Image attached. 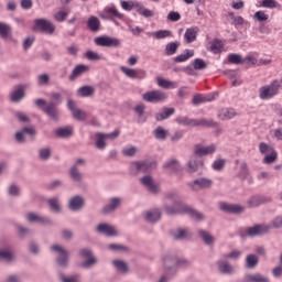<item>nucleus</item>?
<instances>
[{
  "label": "nucleus",
  "mask_w": 282,
  "mask_h": 282,
  "mask_svg": "<svg viewBox=\"0 0 282 282\" xmlns=\"http://www.w3.org/2000/svg\"><path fill=\"white\" fill-rule=\"evenodd\" d=\"M156 83L159 87H162V89H175L177 87L175 86V83L162 77H158Z\"/></svg>",
  "instance_id": "79ce46f5"
},
{
  "label": "nucleus",
  "mask_w": 282,
  "mask_h": 282,
  "mask_svg": "<svg viewBox=\"0 0 282 282\" xmlns=\"http://www.w3.org/2000/svg\"><path fill=\"white\" fill-rule=\"evenodd\" d=\"M89 72V66L85 64H78L74 67L72 74L69 75V80H76L79 76H83V74H87Z\"/></svg>",
  "instance_id": "393cba45"
},
{
  "label": "nucleus",
  "mask_w": 282,
  "mask_h": 282,
  "mask_svg": "<svg viewBox=\"0 0 282 282\" xmlns=\"http://www.w3.org/2000/svg\"><path fill=\"white\" fill-rule=\"evenodd\" d=\"M164 199L172 203L171 205H164L166 215L173 217L175 215H184L188 210V205L182 202V196L177 192H169L165 194Z\"/></svg>",
  "instance_id": "f257e3e1"
},
{
  "label": "nucleus",
  "mask_w": 282,
  "mask_h": 282,
  "mask_svg": "<svg viewBox=\"0 0 282 282\" xmlns=\"http://www.w3.org/2000/svg\"><path fill=\"white\" fill-rule=\"evenodd\" d=\"M132 166L137 169L138 173H149V171L158 166V162L155 161L134 162L132 163Z\"/></svg>",
  "instance_id": "dca6fc26"
},
{
  "label": "nucleus",
  "mask_w": 282,
  "mask_h": 282,
  "mask_svg": "<svg viewBox=\"0 0 282 282\" xmlns=\"http://www.w3.org/2000/svg\"><path fill=\"white\" fill-rule=\"evenodd\" d=\"M220 210L228 213L229 215H241L246 208L241 205H231L228 203L220 204Z\"/></svg>",
  "instance_id": "6ab92c4d"
},
{
  "label": "nucleus",
  "mask_w": 282,
  "mask_h": 282,
  "mask_svg": "<svg viewBox=\"0 0 282 282\" xmlns=\"http://www.w3.org/2000/svg\"><path fill=\"white\" fill-rule=\"evenodd\" d=\"M187 186L194 192L206 191L208 188H212L213 180L206 178V177H200V178H197V180H194V181L187 183Z\"/></svg>",
  "instance_id": "6e6552de"
},
{
  "label": "nucleus",
  "mask_w": 282,
  "mask_h": 282,
  "mask_svg": "<svg viewBox=\"0 0 282 282\" xmlns=\"http://www.w3.org/2000/svg\"><path fill=\"white\" fill-rule=\"evenodd\" d=\"M259 151L264 155V153H272V151H274V148L268 145V143L261 142L259 144Z\"/></svg>",
  "instance_id": "e2e57ef3"
},
{
  "label": "nucleus",
  "mask_w": 282,
  "mask_h": 282,
  "mask_svg": "<svg viewBox=\"0 0 282 282\" xmlns=\"http://www.w3.org/2000/svg\"><path fill=\"white\" fill-rule=\"evenodd\" d=\"M163 169L172 171V173H177L181 169L180 161L172 159L164 163Z\"/></svg>",
  "instance_id": "58836bf2"
},
{
  "label": "nucleus",
  "mask_w": 282,
  "mask_h": 282,
  "mask_svg": "<svg viewBox=\"0 0 282 282\" xmlns=\"http://www.w3.org/2000/svg\"><path fill=\"white\" fill-rule=\"evenodd\" d=\"M87 28L90 30V32H99L100 31V20L95 15L88 18Z\"/></svg>",
  "instance_id": "e433bc0d"
},
{
  "label": "nucleus",
  "mask_w": 282,
  "mask_h": 282,
  "mask_svg": "<svg viewBox=\"0 0 282 282\" xmlns=\"http://www.w3.org/2000/svg\"><path fill=\"white\" fill-rule=\"evenodd\" d=\"M177 50H180V42H170L165 45L166 56H173L174 54H177Z\"/></svg>",
  "instance_id": "ea45409f"
},
{
  "label": "nucleus",
  "mask_w": 282,
  "mask_h": 282,
  "mask_svg": "<svg viewBox=\"0 0 282 282\" xmlns=\"http://www.w3.org/2000/svg\"><path fill=\"white\" fill-rule=\"evenodd\" d=\"M175 122L181 124L182 127H195V119H191L188 117H177Z\"/></svg>",
  "instance_id": "de8ad7c7"
},
{
  "label": "nucleus",
  "mask_w": 282,
  "mask_h": 282,
  "mask_svg": "<svg viewBox=\"0 0 282 282\" xmlns=\"http://www.w3.org/2000/svg\"><path fill=\"white\" fill-rule=\"evenodd\" d=\"M279 160V153L276 151L272 150L271 154H267L263 159L264 164H274V161Z\"/></svg>",
  "instance_id": "4d7b16f0"
},
{
  "label": "nucleus",
  "mask_w": 282,
  "mask_h": 282,
  "mask_svg": "<svg viewBox=\"0 0 282 282\" xmlns=\"http://www.w3.org/2000/svg\"><path fill=\"white\" fill-rule=\"evenodd\" d=\"M122 74H124L128 78H140V75L138 74V70H135L134 68H129L127 66H121L120 67Z\"/></svg>",
  "instance_id": "49530a36"
},
{
  "label": "nucleus",
  "mask_w": 282,
  "mask_h": 282,
  "mask_svg": "<svg viewBox=\"0 0 282 282\" xmlns=\"http://www.w3.org/2000/svg\"><path fill=\"white\" fill-rule=\"evenodd\" d=\"M203 166H204V160H202V159H199V156L193 154L189 158V161L186 166V171H187V173H197V171H199V169H202Z\"/></svg>",
  "instance_id": "4468645a"
},
{
  "label": "nucleus",
  "mask_w": 282,
  "mask_h": 282,
  "mask_svg": "<svg viewBox=\"0 0 282 282\" xmlns=\"http://www.w3.org/2000/svg\"><path fill=\"white\" fill-rule=\"evenodd\" d=\"M215 151H217V148L215 147V144H210L207 147H203L202 144H196L194 147V155H196V158H204L205 155H212V153H215Z\"/></svg>",
  "instance_id": "ddd939ff"
},
{
  "label": "nucleus",
  "mask_w": 282,
  "mask_h": 282,
  "mask_svg": "<svg viewBox=\"0 0 282 282\" xmlns=\"http://www.w3.org/2000/svg\"><path fill=\"white\" fill-rule=\"evenodd\" d=\"M247 282H270V278L261 273L245 275Z\"/></svg>",
  "instance_id": "f704fd0d"
},
{
  "label": "nucleus",
  "mask_w": 282,
  "mask_h": 282,
  "mask_svg": "<svg viewBox=\"0 0 282 282\" xmlns=\"http://www.w3.org/2000/svg\"><path fill=\"white\" fill-rule=\"evenodd\" d=\"M248 175H250V170L248 169V163L242 162L240 165V171L238 173L239 180H248Z\"/></svg>",
  "instance_id": "864d4df0"
},
{
  "label": "nucleus",
  "mask_w": 282,
  "mask_h": 282,
  "mask_svg": "<svg viewBox=\"0 0 282 282\" xmlns=\"http://www.w3.org/2000/svg\"><path fill=\"white\" fill-rule=\"evenodd\" d=\"M96 45L99 47H120L121 43L116 37H110L107 35H101L95 39Z\"/></svg>",
  "instance_id": "9b49d317"
},
{
  "label": "nucleus",
  "mask_w": 282,
  "mask_h": 282,
  "mask_svg": "<svg viewBox=\"0 0 282 282\" xmlns=\"http://www.w3.org/2000/svg\"><path fill=\"white\" fill-rule=\"evenodd\" d=\"M35 105L39 109H41L50 120L53 122H58L61 120V111L58 110V104L54 101L47 102V100L40 98L35 99Z\"/></svg>",
  "instance_id": "f03ea898"
},
{
  "label": "nucleus",
  "mask_w": 282,
  "mask_h": 282,
  "mask_svg": "<svg viewBox=\"0 0 282 282\" xmlns=\"http://www.w3.org/2000/svg\"><path fill=\"white\" fill-rule=\"evenodd\" d=\"M97 232H100L101 235H106V237H117L118 231L112 226H109L107 224H99L97 226Z\"/></svg>",
  "instance_id": "b1692460"
},
{
  "label": "nucleus",
  "mask_w": 282,
  "mask_h": 282,
  "mask_svg": "<svg viewBox=\"0 0 282 282\" xmlns=\"http://www.w3.org/2000/svg\"><path fill=\"white\" fill-rule=\"evenodd\" d=\"M217 268L220 274H234L235 273V267L230 264V262L226 260H218L217 261Z\"/></svg>",
  "instance_id": "5701e85b"
},
{
  "label": "nucleus",
  "mask_w": 282,
  "mask_h": 282,
  "mask_svg": "<svg viewBox=\"0 0 282 282\" xmlns=\"http://www.w3.org/2000/svg\"><path fill=\"white\" fill-rule=\"evenodd\" d=\"M248 270H254L259 265V257L254 253H249L245 260Z\"/></svg>",
  "instance_id": "cd10ccee"
},
{
  "label": "nucleus",
  "mask_w": 282,
  "mask_h": 282,
  "mask_svg": "<svg viewBox=\"0 0 282 282\" xmlns=\"http://www.w3.org/2000/svg\"><path fill=\"white\" fill-rule=\"evenodd\" d=\"M28 88V85L20 84L15 86L14 90L10 94V100L11 102H21L23 98H25V89Z\"/></svg>",
  "instance_id": "2eb2a0df"
},
{
  "label": "nucleus",
  "mask_w": 282,
  "mask_h": 282,
  "mask_svg": "<svg viewBox=\"0 0 282 282\" xmlns=\"http://www.w3.org/2000/svg\"><path fill=\"white\" fill-rule=\"evenodd\" d=\"M228 63H230L231 65H242L243 57H241L240 54L231 53L228 55Z\"/></svg>",
  "instance_id": "6e6d98bb"
},
{
  "label": "nucleus",
  "mask_w": 282,
  "mask_h": 282,
  "mask_svg": "<svg viewBox=\"0 0 282 282\" xmlns=\"http://www.w3.org/2000/svg\"><path fill=\"white\" fill-rule=\"evenodd\" d=\"M140 182L150 193L158 195L160 193V187L153 183V177L151 175H145L140 178Z\"/></svg>",
  "instance_id": "aec40b11"
},
{
  "label": "nucleus",
  "mask_w": 282,
  "mask_h": 282,
  "mask_svg": "<svg viewBox=\"0 0 282 282\" xmlns=\"http://www.w3.org/2000/svg\"><path fill=\"white\" fill-rule=\"evenodd\" d=\"M195 127H206L215 129V127H219V123L213 119H195Z\"/></svg>",
  "instance_id": "c756f323"
},
{
  "label": "nucleus",
  "mask_w": 282,
  "mask_h": 282,
  "mask_svg": "<svg viewBox=\"0 0 282 282\" xmlns=\"http://www.w3.org/2000/svg\"><path fill=\"white\" fill-rule=\"evenodd\" d=\"M221 50H224V42L218 39L214 40L210 45V51L214 54H221Z\"/></svg>",
  "instance_id": "3c124183"
},
{
  "label": "nucleus",
  "mask_w": 282,
  "mask_h": 282,
  "mask_svg": "<svg viewBox=\"0 0 282 282\" xmlns=\"http://www.w3.org/2000/svg\"><path fill=\"white\" fill-rule=\"evenodd\" d=\"M57 138H72L74 135V130L72 128H59L55 131Z\"/></svg>",
  "instance_id": "a18cd8bd"
},
{
  "label": "nucleus",
  "mask_w": 282,
  "mask_h": 282,
  "mask_svg": "<svg viewBox=\"0 0 282 282\" xmlns=\"http://www.w3.org/2000/svg\"><path fill=\"white\" fill-rule=\"evenodd\" d=\"M235 116H237V112H235V109L232 108H223L218 112V118H220V120H230L235 118Z\"/></svg>",
  "instance_id": "c9c22d12"
},
{
  "label": "nucleus",
  "mask_w": 282,
  "mask_h": 282,
  "mask_svg": "<svg viewBox=\"0 0 282 282\" xmlns=\"http://www.w3.org/2000/svg\"><path fill=\"white\" fill-rule=\"evenodd\" d=\"M280 89H281V82H279V79L272 80L270 85L262 86L260 88L261 100H270V98H274V96H279Z\"/></svg>",
  "instance_id": "7ed1b4c3"
},
{
  "label": "nucleus",
  "mask_w": 282,
  "mask_h": 282,
  "mask_svg": "<svg viewBox=\"0 0 282 282\" xmlns=\"http://www.w3.org/2000/svg\"><path fill=\"white\" fill-rule=\"evenodd\" d=\"M197 34H199V28L197 26L188 28L184 34L185 42L187 44L194 43V41H197Z\"/></svg>",
  "instance_id": "a878e982"
},
{
  "label": "nucleus",
  "mask_w": 282,
  "mask_h": 282,
  "mask_svg": "<svg viewBox=\"0 0 282 282\" xmlns=\"http://www.w3.org/2000/svg\"><path fill=\"white\" fill-rule=\"evenodd\" d=\"M122 204V199L118 197H112L110 199V204L106 205L101 213L102 215H109L111 213H115L117 208H120V205Z\"/></svg>",
  "instance_id": "412c9836"
},
{
  "label": "nucleus",
  "mask_w": 282,
  "mask_h": 282,
  "mask_svg": "<svg viewBox=\"0 0 282 282\" xmlns=\"http://www.w3.org/2000/svg\"><path fill=\"white\" fill-rule=\"evenodd\" d=\"M180 19H182V15L180 14V12L177 11H171L169 14H167V20L169 21H180Z\"/></svg>",
  "instance_id": "338daca9"
},
{
  "label": "nucleus",
  "mask_w": 282,
  "mask_h": 282,
  "mask_svg": "<svg viewBox=\"0 0 282 282\" xmlns=\"http://www.w3.org/2000/svg\"><path fill=\"white\" fill-rule=\"evenodd\" d=\"M253 19H257V21H268L269 17L265 14L264 11H258L254 13Z\"/></svg>",
  "instance_id": "69168bd1"
},
{
  "label": "nucleus",
  "mask_w": 282,
  "mask_h": 282,
  "mask_svg": "<svg viewBox=\"0 0 282 282\" xmlns=\"http://www.w3.org/2000/svg\"><path fill=\"white\" fill-rule=\"evenodd\" d=\"M105 10L107 14H112L116 19H124V14L120 13L116 7H107Z\"/></svg>",
  "instance_id": "bf43d9fd"
},
{
  "label": "nucleus",
  "mask_w": 282,
  "mask_h": 282,
  "mask_svg": "<svg viewBox=\"0 0 282 282\" xmlns=\"http://www.w3.org/2000/svg\"><path fill=\"white\" fill-rule=\"evenodd\" d=\"M270 202H272L270 197L254 195L247 200V204L249 208H257L263 204H270Z\"/></svg>",
  "instance_id": "a211bd4d"
},
{
  "label": "nucleus",
  "mask_w": 282,
  "mask_h": 282,
  "mask_svg": "<svg viewBox=\"0 0 282 282\" xmlns=\"http://www.w3.org/2000/svg\"><path fill=\"white\" fill-rule=\"evenodd\" d=\"M96 89L94 86H82L77 89V96H80L82 98H89L95 94Z\"/></svg>",
  "instance_id": "c85d7f7f"
},
{
  "label": "nucleus",
  "mask_w": 282,
  "mask_h": 282,
  "mask_svg": "<svg viewBox=\"0 0 282 282\" xmlns=\"http://www.w3.org/2000/svg\"><path fill=\"white\" fill-rule=\"evenodd\" d=\"M170 235L175 241H184V239H186V236L188 235V231L186 229L177 228L171 230Z\"/></svg>",
  "instance_id": "7c9ffc66"
},
{
  "label": "nucleus",
  "mask_w": 282,
  "mask_h": 282,
  "mask_svg": "<svg viewBox=\"0 0 282 282\" xmlns=\"http://www.w3.org/2000/svg\"><path fill=\"white\" fill-rule=\"evenodd\" d=\"M154 138L156 140H166V138H169V131H166L164 128H162V126H159L155 128L154 130Z\"/></svg>",
  "instance_id": "c03bdc74"
},
{
  "label": "nucleus",
  "mask_w": 282,
  "mask_h": 282,
  "mask_svg": "<svg viewBox=\"0 0 282 282\" xmlns=\"http://www.w3.org/2000/svg\"><path fill=\"white\" fill-rule=\"evenodd\" d=\"M112 265L120 272L121 274H129V264L123 260H113Z\"/></svg>",
  "instance_id": "4c0bfd02"
},
{
  "label": "nucleus",
  "mask_w": 282,
  "mask_h": 282,
  "mask_svg": "<svg viewBox=\"0 0 282 282\" xmlns=\"http://www.w3.org/2000/svg\"><path fill=\"white\" fill-rule=\"evenodd\" d=\"M178 263L180 257L177 256H165L163 258V268L169 274H177Z\"/></svg>",
  "instance_id": "423d86ee"
},
{
  "label": "nucleus",
  "mask_w": 282,
  "mask_h": 282,
  "mask_svg": "<svg viewBox=\"0 0 282 282\" xmlns=\"http://www.w3.org/2000/svg\"><path fill=\"white\" fill-rule=\"evenodd\" d=\"M0 37L3 41L12 40V26L6 22H0Z\"/></svg>",
  "instance_id": "bb28decb"
},
{
  "label": "nucleus",
  "mask_w": 282,
  "mask_h": 282,
  "mask_svg": "<svg viewBox=\"0 0 282 282\" xmlns=\"http://www.w3.org/2000/svg\"><path fill=\"white\" fill-rule=\"evenodd\" d=\"M193 67L194 69H206L208 67V64L202 58H195L193 61Z\"/></svg>",
  "instance_id": "052dcab7"
},
{
  "label": "nucleus",
  "mask_w": 282,
  "mask_h": 282,
  "mask_svg": "<svg viewBox=\"0 0 282 282\" xmlns=\"http://www.w3.org/2000/svg\"><path fill=\"white\" fill-rule=\"evenodd\" d=\"M26 219L31 224H34L35 221H37L42 226H52V224H53L52 219L50 217L39 216V215L34 214V213L28 214Z\"/></svg>",
  "instance_id": "4be33fe9"
},
{
  "label": "nucleus",
  "mask_w": 282,
  "mask_h": 282,
  "mask_svg": "<svg viewBox=\"0 0 282 282\" xmlns=\"http://www.w3.org/2000/svg\"><path fill=\"white\" fill-rule=\"evenodd\" d=\"M145 219L150 224H155V221H160V219H162V212H160V209H153L151 212H148L145 215Z\"/></svg>",
  "instance_id": "72a5a7b5"
},
{
  "label": "nucleus",
  "mask_w": 282,
  "mask_h": 282,
  "mask_svg": "<svg viewBox=\"0 0 282 282\" xmlns=\"http://www.w3.org/2000/svg\"><path fill=\"white\" fill-rule=\"evenodd\" d=\"M192 56H195V51L185 50L184 54H181L174 58V63H184L185 61H188V58H192Z\"/></svg>",
  "instance_id": "37998d69"
},
{
  "label": "nucleus",
  "mask_w": 282,
  "mask_h": 282,
  "mask_svg": "<svg viewBox=\"0 0 282 282\" xmlns=\"http://www.w3.org/2000/svg\"><path fill=\"white\" fill-rule=\"evenodd\" d=\"M34 30H39V32H44L45 34H52L55 32L56 26L50 20L37 19L35 20Z\"/></svg>",
  "instance_id": "f8f14e48"
},
{
  "label": "nucleus",
  "mask_w": 282,
  "mask_h": 282,
  "mask_svg": "<svg viewBox=\"0 0 282 282\" xmlns=\"http://www.w3.org/2000/svg\"><path fill=\"white\" fill-rule=\"evenodd\" d=\"M69 177L77 184H80L83 182V173H80V170L78 169V165H73L69 169Z\"/></svg>",
  "instance_id": "2f4dec72"
},
{
  "label": "nucleus",
  "mask_w": 282,
  "mask_h": 282,
  "mask_svg": "<svg viewBox=\"0 0 282 282\" xmlns=\"http://www.w3.org/2000/svg\"><path fill=\"white\" fill-rule=\"evenodd\" d=\"M198 235L200 237V239H203V241L206 243V246H212V243H215V237H213V235H210V232L200 229L198 231Z\"/></svg>",
  "instance_id": "a19ab883"
},
{
  "label": "nucleus",
  "mask_w": 282,
  "mask_h": 282,
  "mask_svg": "<svg viewBox=\"0 0 282 282\" xmlns=\"http://www.w3.org/2000/svg\"><path fill=\"white\" fill-rule=\"evenodd\" d=\"M152 36H154V39H169V36H172L171 31L169 30H159L154 33H152Z\"/></svg>",
  "instance_id": "13d9d810"
},
{
  "label": "nucleus",
  "mask_w": 282,
  "mask_h": 282,
  "mask_svg": "<svg viewBox=\"0 0 282 282\" xmlns=\"http://www.w3.org/2000/svg\"><path fill=\"white\" fill-rule=\"evenodd\" d=\"M188 213L189 217L192 219H194L195 221H203L204 219V214L191 208L189 206H187V210L184 212V214Z\"/></svg>",
  "instance_id": "8fccbe9b"
},
{
  "label": "nucleus",
  "mask_w": 282,
  "mask_h": 282,
  "mask_svg": "<svg viewBox=\"0 0 282 282\" xmlns=\"http://www.w3.org/2000/svg\"><path fill=\"white\" fill-rule=\"evenodd\" d=\"M270 225L258 224L252 227L247 228L246 235L247 237H263V235H268L270 232Z\"/></svg>",
  "instance_id": "1a4fd4ad"
},
{
  "label": "nucleus",
  "mask_w": 282,
  "mask_h": 282,
  "mask_svg": "<svg viewBox=\"0 0 282 282\" xmlns=\"http://www.w3.org/2000/svg\"><path fill=\"white\" fill-rule=\"evenodd\" d=\"M169 95L162 90H150L142 95V100L145 102H164Z\"/></svg>",
  "instance_id": "39448f33"
},
{
  "label": "nucleus",
  "mask_w": 282,
  "mask_h": 282,
  "mask_svg": "<svg viewBox=\"0 0 282 282\" xmlns=\"http://www.w3.org/2000/svg\"><path fill=\"white\" fill-rule=\"evenodd\" d=\"M47 204L53 213H61V203H58V197L48 198Z\"/></svg>",
  "instance_id": "09e8293b"
},
{
  "label": "nucleus",
  "mask_w": 282,
  "mask_h": 282,
  "mask_svg": "<svg viewBox=\"0 0 282 282\" xmlns=\"http://www.w3.org/2000/svg\"><path fill=\"white\" fill-rule=\"evenodd\" d=\"M15 141L19 144L25 143V134L24 132H22V130L15 132Z\"/></svg>",
  "instance_id": "774afa93"
},
{
  "label": "nucleus",
  "mask_w": 282,
  "mask_h": 282,
  "mask_svg": "<svg viewBox=\"0 0 282 282\" xmlns=\"http://www.w3.org/2000/svg\"><path fill=\"white\" fill-rule=\"evenodd\" d=\"M39 158L40 160H43L44 162H46V160H50L52 158V149H50V147L40 149Z\"/></svg>",
  "instance_id": "5fc2aeb1"
},
{
  "label": "nucleus",
  "mask_w": 282,
  "mask_h": 282,
  "mask_svg": "<svg viewBox=\"0 0 282 282\" xmlns=\"http://www.w3.org/2000/svg\"><path fill=\"white\" fill-rule=\"evenodd\" d=\"M68 208L73 213H78V210H83V208H85V198H83V196L79 195L73 196L69 199Z\"/></svg>",
  "instance_id": "f3484780"
},
{
  "label": "nucleus",
  "mask_w": 282,
  "mask_h": 282,
  "mask_svg": "<svg viewBox=\"0 0 282 282\" xmlns=\"http://www.w3.org/2000/svg\"><path fill=\"white\" fill-rule=\"evenodd\" d=\"M173 113H175V108H163L162 112H158L155 115V120L158 122H162V120H166V119L171 118V116H173Z\"/></svg>",
  "instance_id": "473e14b6"
},
{
  "label": "nucleus",
  "mask_w": 282,
  "mask_h": 282,
  "mask_svg": "<svg viewBox=\"0 0 282 282\" xmlns=\"http://www.w3.org/2000/svg\"><path fill=\"white\" fill-rule=\"evenodd\" d=\"M68 14L69 13L67 11H58L54 14V19H55V21L63 23V21H65V19H67Z\"/></svg>",
  "instance_id": "680f3d73"
},
{
  "label": "nucleus",
  "mask_w": 282,
  "mask_h": 282,
  "mask_svg": "<svg viewBox=\"0 0 282 282\" xmlns=\"http://www.w3.org/2000/svg\"><path fill=\"white\" fill-rule=\"evenodd\" d=\"M79 257L86 259L80 264V268H84L85 270H89V268H93V265H96V263H98V260L96 259V257H94V252L89 248L82 249L79 251Z\"/></svg>",
  "instance_id": "0eeeda50"
},
{
  "label": "nucleus",
  "mask_w": 282,
  "mask_h": 282,
  "mask_svg": "<svg viewBox=\"0 0 282 282\" xmlns=\"http://www.w3.org/2000/svg\"><path fill=\"white\" fill-rule=\"evenodd\" d=\"M96 138V147L100 150L105 149V147H107V142H105V140H107V135L102 132H97Z\"/></svg>",
  "instance_id": "603ef678"
},
{
  "label": "nucleus",
  "mask_w": 282,
  "mask_h": 282,
  "mask_svg": "<svg viewBox=\"0 0 282 282\" xmlns=\"http://www.w3.org/2000/svg\"><path fill=\"white\" fill-rule=\"evenodd\" d=\"M52 252H56V263L59 268H67L69 265V251L63 248L61 245L51 246Z\"/></svg>",
  "instance_id": "20e7f679"
},
{
  "label": "nucleus",
  "mask_w": 282,
  "mask_h": 282,
  "mask_svg": "<svg viewBox=\"0 0 282 282\" xmlns=\"http://www.w3.org/2000/svg\"><path fill=\"white\" fill-rule=\"evenodd\" d=\"M67 108L69 109L73 118L83 122V120H87V112L76 106V101L74 99L67 100Z\"/></svg>",
  "instance_id": "9d476101"
},
{
  "label": "nucleus",
  "mask_w": 282,
  "mask_h": 282,
  "mask_svg": "<svg viewBox=\"0 0 282 282\" xmlns=\"http://www.w3.org/2000/svg\"><path fill=\"white\" fill-rule=\"evenodd\" d=\"M213 99H206V97H203L202 95H195L193 97V105H202V102H210Z\"/></svg>",
  "instance_id": "0e129e2a"
}]
</instances>
